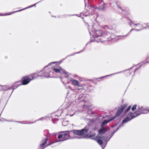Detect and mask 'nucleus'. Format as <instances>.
<instances>
[{
    "label": "nucleus",
    "instance_id": "obj_1",
    "mask_svg": "<svg viewBox=\"0 0 149 149\" xmlns=\"http://www.w3.org/2000/svg\"><path fill=\"white\" fill-rule=\"evenodd\" d=\"M38 77V75L36 73H33L28 76H24L22 77L21 81L22 84L26 85L28 84L32 80Z\"/></svg>",
    "mask_w": 149,
    "mask_h": 149
},
{
    "label": "nucleus",
    "instance_id": "obj_2",
    "mask_svg": "<svg viewBox=\"0 0 149 149\" xmlns=\"http://www.w3.org/2000/svg\"><path fill=\"white\" fill-rule=\"evenodd\" d=\"M127 106V105L126 104H124L121 105L120 107L118 108V109L116 113L115 116L113 117L112 118L109 120H104L102 123L101 126L104 127V125L109 123L110 121H111L113 119H114L116 117L119 116L123 112L124 109H125Z\"/></svg>",
    "mask_w": 149,
    "mask_h": 149
},
{
    "label": "nucleus",
    "instance_id": "obj_3",
    "mask_svg": "<svg viewBox=\"0 0 149 149\" xmlns=\"http://www.w3.org/2000/svg\"><path fill=\"white\" fill-rule=\"evenodd\" d=\"M130 24L131 26L138 28V29L139 30L149 27V25L148 23L141 22L139 23L135 24L133 23L132 21H130Z\"/></svg>",
    "mask_w": 149,
    "mask_h": 149
},
{
    "label": "nucleus",
    "instance_id": "obj_4",
    "mask_svg": "<svg viewBox=\"0 0 149 149\" xmlns=\"http://www.w3.org/2000/svg\"><path fill=\"white\" fill-rule=\"evenodd\" d=\"M88 131V129L84 128L80 130H74V133L79 136L85 137L87 136V133Z\"/></svg>",
    "mask_w": 149,
    "mask_h": 149
},
{
    "label": "nucleus",
    "instance_id": "obj_5",
    "mask_svg": "<svg viewBox=\"0 0 149 149\" xmlns=\"http://www.w3.org/2000/svg\"><path fill=\"white\" fill-rule=\"evenodd\" d=\"M70 132V131H66L61 132L62 134H60L58 135V138L59 139H62L61 141H64L67 140L69 138V136L67 132Z\"/></svg>",
    "mask_w": 149,
    "mask_h": 149
},
{
    "label": "nucleus",
    "instance_id": "obj_6",
    "mask_svg": "<svg viewBox=\"0 0 149 149\" xmlns=\"http://www.w3.org/2000/svg\"><path fill=\"white\" fill-rule=\"evenodd\" d=\"M137 114L135 113L130 112L128 114V116L123 120V123H125L131 120L133 118L138 116Z\"/></svg>",
    "mask_w": 149,
    "mask_h": 149
},
{
    "label": "nucleus",
    "instance_id": "obj_7",
    "mask_svg": "<svg viewBox=\"0 0 149 149\" xmlns=\"http://www.w3.org/2000/svg\"><path fill=\"white\" fill-rule=\"evenodd\" d=\"M149 112V109L144 108L142 107H139L135 111V113L137 114L138 116L142 114H146Z\"/></svg>",
    "mask_w": 149,
    "mask_h": 149
},
{
    "label": "nucleus",
    "instance_id": "obj_8",
    "mask_svg": "<svg viewBox=\"0 0 149 149\" xmlns=\"http://www.w3.org/2000/svg\"><path fill=\"white\" fill-rule=\"evenodd\" d=\"M103 36L109 40H111L115 38V36L112 33L108 32L107 31H103Z\"/></svg>",
    "mask_w": 149,
    "mask_h": 149
},
{
    "label": "nucleus",
    "instance_id": "obj_9",
    "mask_svg": "<svg viewBox=\"0 0 149 149\" xmlns=\"http://www.w3.org/2000/svg\"><path fill=\"white\" fill-rule=\"evenodd\" d=\"M138 70L137 68L136 69L134 70H133L132 68L127 70L125 71V74H126L127 76H129L132 74L133 73H135Z\"/></svg>",
    "mask_w": 149,
    "mask_h": 149
},
{
    "label": "nucleus",
    "instance_id": "obj_10",
    "mask_svg": "<svg viewBox=\"0 0 149 149\" xmlns=\"http://www.w3.org/2000/svg\"><path fill=\"white\" fill-rule=\"evenodd\" d=\"M57 68H52L53 70L56 73H57L60 72H62L63 73L65 72V70H63L59 66L57 67Z\"/></svg>",
    "mask_w": 149,
    "mask_h": 149
},
{
    "label": "nucleus",
    "instance_id": "obj_11",
    "mask_svg": "<svg viewBox=\"0 0 149 149\" xmlns=\"http://www.w3.org/2000/svg\"><path fill=\"white\" fill-rule=\"evenodd\" d=\"M102 137L99 135H97L96 137V139L97 143L100 145H102L103 143V141L101 139H102Z\"/></svg>",
    "mask_w": 149,
    "mask_h": 149
},
{
    "label": "nucleus",
    "instance_id": "obj_12",
    "mask_svg": "<svg viewBox=\"0 0 149 149\" xmlns=\"http://www.w3.org/2000/svg\"><path fill=\"white\" fill-rule=\"evenodd\" d=\"M103 31H104V30L102 31L99 30L96 31L95 35L97 37H99L101 36H103Z\"/></svg>",
    "mask_w": 149,
    "mask_h": 149
},
{
    "label": "nucleus",
    "instance_id": "obj_13",
    "mask_svg": "<svg viewBox=\"0 0 149 149\" xmlns=\"http://www.w3.org/2000/svg\"><path fill=\"white\" fill-rule=\"evenodd\" d=\"M25 9V8L23 9H22L21 10H17V11H15L13 12H12L10 13H3V14H0V16H5L10 15L14 13H15L18 12H19V11H21L22 10H24V9Z\"/></svg>",
    "mask_w": 149,
    "mask_h": 149
},
{
    "label": "nucleus",
    "instance_id": "obj_14",
    "mask_svg": "<svg viewBox=\"0 0 149 149\" xmlns=\"http://www.w3.org/2000/svg\"><path fill=\"white\" fill-rule=\"evenodd\" d=\"M107 131L106 128L102 126H101V128L99 131V134H104Z\"/></svg>",
    "mask_w": 149,
    "mask_h": 149
},
{
    "label": "nucleus",
    "instance_id": "obj_15",
    "mask_svg": "<svg viewBox=\"0 0 149 149\" xmlns=\"http://www.w3.org/2000/svg\"><path fill=\"white\" fill-rule=\"evenodd\" d=\"M72 83V85L75 86H79V82L78 81L76 80H74L73 79H71L70 80Z\"/></svg>",
    "mask_w": 149,
    "mask_h": 149
},
{
    "label": "nucleus",
    "instance_id": "obj_16",
    "mask_svg": "<svg viewBox=\"0 0 149 149\" xmlns=\"http://www.w3.org/2000/svg\"><path fill=\"white\" fill-rule=\"evenodd\" d=\"M42 72H43L44 75H42L43 76H45L46 77H48L49 76L50 70L49 69H48L46 71H42Z\"/></svg>",
    "mask_w": 149,
    "mask_h": 149
},
{
    "label": "nucleus",
    "instance_id": "obj_17",
    "mask_svg": "<svg viewBox=\"0 0 149 149\" xmlns=\"http://www.w3.org/2000/svg\"><path fill=\"white\" fill-rule=\"evenodd\" d=\"M10 89L8 88L6 85H0V91H6L9 90Z\"/></svg>",
    "mask_w": 149,
    "mask_h": 149
},
{
    "label": "nucleus",
    "instance_id": "obj_18",
    "mask_svg": "<svg viewBox=\"0 0 149 149\" xmlns=\"http://www.w3.org/2000/svg\"><path fill=\"white\" fill-rule=\"evenodd\" d=\"M19 83L20 82L19 81L15 82L12 86L13 88L14 89H15L22 84H20Z\"/></svg>",
    "mask_w": 149,
    "mask_h": 149
},
{
    "label": "nucleus",
    "instance_id": "obj_19",
    "mask_svg": "<svg viewBox=\"0 0 149 149\" xmlns=\"http://www.w3.org/2000/svg\"><path fill=\"white\" fill-rule=\"evenodd\" d=\"M131 108V106H129L126 110L125 112V113H126L127 112H128L130 109Z\"/></svg>",
    "mask_w": 149,
    "mask_h": 149
},
{
    "label": "nucleus",
    "instance_id": "obj_20",
    "mask_svg": "<svg viewBox=\"0 0 149 149\" xmlns=\"http://www.w3.org/2000/svg\"><path fill=\"white\" fill-rule=\"evenodd\" d=\"M45 145L43 143H42L40 144V148H42V149H44L46 147V146L45 147Z\"/></svg>",
    "mask_w": 149,
    "mask_h": 149
},
{
    "label": "nucleus",
    "instance_id": "obj_21",
    "mask_svg": "<svg viewBox=\"0 0 149 149\" xmlns=\"http://www.w3.org/2000/svg\"><path fill=\"white\" fill-rule=\"evenodd\" d=\"M136 107L137 105L136 104L134 105L131 108L132 110L133 111H134L136 109Z\"/></svg>",
    "mask_w": 149,
    "mask_h": 149
},
{
    "label": "nucleus",
    "instance_id": "obj_22",
    "mask_svg": "<svg viewBox=\"0 0 149 149\" xmlns=\"http://www.w3.org/2000/svg\"><path fill=\"white\" fill-rule=\"evenodd\" d=\"M48 140V138H46L45 139V140L43 141V143L45 145L47 143V141Z\"/></svg>",
    "mask_w": 149,
    "mask_h": 149
},
{
    "label": "nucleus",
    "instance_id": "obj_23",
    "mask_svg": "<svg viewBox=\"0 0 149 149\" xmlns=\"http://www.w3.org/2000/svg\"><path fill=\"white\" fill-rule=\"evenodd\" d=\"M54 143V142H51V143H48L47 145L46 146V147H47V146H49L51 145H52V144L53 143Z\"/></svg>",
    "mask_w": 149,
    "mask_h": 149
},
{
    "label": "nucleus",
    "instance_id": "obj_24",
    "mask_svg": "<svg viewBox=\"0 0 149 149\" xmlns=\"http://www.w3.org/2000/svg\"><path fill=\"white\" fill-rule=\"evenodd\" d=\"M36 6V4H34L33 5H31V6H30L29 7H33V6Z\"/></svg>",
    "mask_w": 149,
    "mask_h": 149
},
{
    "label": "nucleus",
    "instance_id": "obj_25",
    "mask_svg": "<svg viewBox=\"0 0 149 149\" xmlns=\"http://www.w3.org/2000/svg\"><path fill=\"white\" fill-rule=\"evenodd\" d=\"M46 68V67H45L44 69H45Z\"/></svg>",
    "mask_w": 149,
    "mask_h": 149
},
{
    "label": "nucleus",
    "instance_id": "obj_26",
    "mask_svg": "<svg viewBox=\"0 0 149 149\" xmlns=\"http://www.w3.org/2000/svg\"><path fill=\"white\" fill-rule=\"evenodd\" d=\"M0 121H1V120H0Z\"/></svg>",
    "mask_w": 149,
    "mask_h": 149
}]
</instances>
